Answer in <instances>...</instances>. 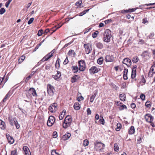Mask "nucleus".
Here are the masks:
<instances>
[{
    "instance_id": "nucleus-1",
    "label": "nucleus",
    "mask_w": 155,
    "mask_h": 155,
    "mask_svg": "<svg viewBox=\"0 0 155 155\" xmlns=\"http://www.w3.org/2000/svg\"><path fill=\"white\" fill-rule=\"evenodd\" d=\"M111 37V31L108 29H106L103 34V40L106 42H109L110 41V38Z\"/></svg>"
},
{
    "instance_id": "nucleus-2",
    "label": "nucleus",
    "mask_w": 155,
    "mask_h": 155,
    "mask_svg": "<svg viewBox=\"0 0 155 155\" xmlns=\"http://www.w3.org/2000/svg\"><path fill=\"white\" fill-rule=\"evenodd\" d=\"M71 121L72 119L70 116H67L64 119L63 124V127L65 128H66L70 126L71 125Z\"/></svg>"
},
{
    "instance_id": "nucleus-3",
    "label": "nucleus",
    "mask_w": 155,
    "mask_h": 155,
    "mask_svg": "<svg viewBox=\"0 0 155 155\" xmlns=\"http://www.w3.org/2000/svg\"><path fill=\"white\" fill-rule=\"evenodd\" d=\"M94 148L96 151L101 150L104 149L105 145L104 143L99 142H97L94 143Z\"/></svg>"
},
{
    "instance_id": "nucleus-4",
    "label": "nucleus",
    "mask_w": 155,
    "mask_h": 155,
    "mask_svg": "<svg viewBox=\"0 0 155 155\" xmlns=\"http://www.w3.org/2000/svg\"><path fill=\"white\" fill-rule=\"evenodd\" d=\"M79 69L80 71H84L86 68L85 63L83 60H80L78 61Z\"/></svg>"
},
{
    "instance_id": "nucleus-5",
    "label": "nucleus",
    "mask_w": 155,
    "mask_h": 155,
    "mask_svg": "<svg viewBox=\"0 0 155 155\" xmlns=\"http://www.w3.org/2000/svg\"><path fill=\"white\" fill-rule=\"evenodd\" d=\"M48 93L50 96H52L54 94L55 89L54 87L51 84H48L47 86Z\"/></svg>"
},
{
    "instance_id": "nucleus-6",
    "label": "nucleus",
    "mask_w": 155,
    "mask_h": 155,
    "mask_svg": "<svg viewBox=\"0 0 155 155\" xmlns=\"http://www.w3.org/2000/svg\"><path fill=\"white\" fill-rule=\"evenodd\" d=\"M57 104L56 103L51 104L49 106L48 109L51 112H54L57 110Z\"/></svg>"
},
{
    "instance_id": "nucleus-7",
    "label": "nucleus",
    "mask_w": 155,
    "mask_h": 155,
    "mask_svg": "<svg viewBox=\"0 0 155 155\" xmlns=\"http://www.w3.org/2000/svg\"><path fill=\"white\" fill-rule=\"evenodd\" d=\"M55 121V117L52 116H50L49 117L47 122L48 126L49 127L51 126L54 124Z\"/></svg>"
},
{
    "instance_id": "nucleus-8",
    "label": "nucleus",
    "mask_w": 155,
    "mask_h": 155,
    "mask_svg": "<svg viewBox=\"0 0 155 155\" xmlns=\"http://www.w3.org/2000/svg\"><path fill=\"white\" fill-rule=\"evenodd\" d=\"M146 121L149 123H151L153 120V118L150 114H147L144 116Z\"/></svg>"
},
{
    "instance_id": "nucleus-9",
    "label": "nucleus",
    "mask_w": 155,
    "mask_h": 155,
    "mask_svg": "<svg viewBox=\"0 0 155 155\" xmlns=\"http://www.w3.org/2000/svg\"><path fill=\"white\" fill-rule=\"evenodd\" d=\"M84 46L85 49V51L86 54H88L91 52L92 48L91 46H89L88 44H84Z\"/></svg>"
},
{
    "instance_id": "nucleus-10",
    "label": "nucleus",
    "mask_w": 155,
    "mask_h": 155,
    "mask_svg": "<svg viewBox=\"0 0 155 155\" xmlns=\"http://www.w3.org/2000/svg\"><path fill=\"white\" fill-rule=\"evenodd\" d=\"M100 70V69L97 68L95 66L92 67L89 70L90 74H94L97 73Z\"/></svg>"
},
{
    "instance_id": "nucleus-11",
    "label": "nucleus",
    "mask_w": 155,
    "mask_h": 155,
    "mask_svg": "<svg viewBox=\"0 0 155 155\" xmlns=\"http://www.w3.org/2000/svg\"><path fill=\"white\" fill-rule=\"evenodd\" d=\"M122 62L123 64H126L128 67H130L131 64V60L128 58L124 59Z\"/></svg>"
},
{
    "instance_id": "nucleus-12",
    "label": "nucleus",
    "mask_w": 155,
    "mask_h": 155,
    "mask_svg": "<svg viewBox=\"0 0 155 155\" xmlns=\"http://www.w3.org/2000/svg\"><path fill=\"white\" fill-rule=\"evenodd\" d=\"M137 66L134 65L132 69V73H131V78L132 79L134 78L136 75V69Z\"/></svg>"
},
{
    "instance_id": "nucleus-13",
    "label": "nucleus",
    "mask_w": 155,
    "mask_h": 155,
    "mask_svg": "<svg viewBox=\"0 0 155 155\" xmlns=\"http://www.w3.org/2000/svg\"><path fill=\"white\" fill-rule=\"evenodd\" d=\"M23 149L24 151L25 155H31V153L28 148L26 146H24Z\"/></svg>"
},
{
    "instance_id": "nucleus-14",
    "label": "nucleus",
    "mask_w": 155,
    "mask_h": 155,
    "mask_svg": "<svg viewBox=\"0 0 155 155\" xmlns=\"http://www.w3.org/2000/svg\"><path fill=\"white\" fill-rule=\"evenodd\" d=\"M8 120L10 124L12 126H14V124L17 121L16 118H12L10 117H9Z\"/></svg>"
},
{
    "instance_id": "nucleus-15",
    "label": "nucleus",
    "mask_w": 155,
    "mask_h": 155,
    "mask_svg": "<svg viewBox=\"0 0 155 155\" xmlns=\"http://www.w3.org/2000/svg\"><path fill=\"white\" fill-rule=\"evenodd\" d=\"M6 136L8 140V143L10 144L13 143L14 142V140L13 138L9 135V134H6Z\"/></svg>"
},
{
    "instance_id": "nucleus-16",
    "label": "nucleus",
    "mask_w": 155,
    "mask_h": 155,
    "mask_svg": "<svg viewBox=\"0 0 155 155\" xmlns=\"http://www.w3.org/2000/svg\"><path fill=\"white\" fill-rule=\"evenodd\" d=\"M28 93L30 94H32L33 96H36V93L35 89L33 88H30L28 91Z\"/></svg>"
},
{
    "instance_id": "nucleus-17",
    "label": "nucleus",
    "mask_w": 155,
    "mask_h": 155,
    "mask_svg": "<svg viewBox=\"0 0 155 155\" xmlns=\"http://www.w3.org/2000/svg\"><path fill=\"white\" fill-rule=\"evenodd\" d=\"M53 56V55H50V54L48 53L47 55L45 56L43 59L41 60V61L43 62L45 61H46L49 59L50 58Z\"/></svg>"
},
{
    "instance_id": "nucleus-18",
    "label": "nucleus",
    "mask_w": 155,
    "mask_h": 155,
    "mask_svg": "<svg viewBox=\"0 0 155 155\" xmlns=\"http://www.w3.org/2000/svg\"><path fill=\"white\" fill-rule=\"evenodd\" d=\"M71 136V134L69 133H67L62 136V139L63 140H65L68 139Z\"/></svg>"
},
{
    "instance_id": "nucleus-19",
    "label": "nucleus",
    "mask_w": 155,
    "mask_h": 155,
    "mask_svg": "<svg viewBox=\"0 0 155 155\" xmlns=\"http://www.w3.org/2000/svg\"><path fill=\"white\" fill-rule=\"evenodd\" d=\"M113 57L111 56L107 55L105 57V60L107 62L113 61Z\"/></svg>"
},
{
    "instance_id": "nucleus-20",
    "label": "nucleus",
    "mask_w": 155,
    "mask_h": 155,
    "mask_svg": "<svg viewBox=\"0 0 155 155\" xmlns=\"http://www.w3.org/2000/svg\"><path fill=\"white\" fill-rule=\"evenodd\" d=\"M50 31V30L48 29L47 28L45 30V31H43L42 29L39 30V36L43 34L45 35L47 33Z\"/></svg>"
},
{
    "instance_id": "nucleus-21",
    "label": "nucleus",
    "mask_w": 155,
    "mask_h": 155,
    "mask_svg": "<svg viewBox=\"0 0 155 155\" xmlns=\"http://www.w3.org/2000/svg\"><path fill=\"white\" fill-rule=\"evenodd\" d=\"M79 78L80 77L78 75H75L72 77L71 81L72 83H74L76 82Z\"/></svg>"
},
{
    "instance_id": "nucleus-22",
    "label": "nucleus",
    "mask_w": 155,
    "mask_h": 155,
    "mask_svg": "<svg viewBox=\"0 0 155 155\" xmlns=\"http://www.w3.org/2000/svg\"><path fill=\"white\" fill-rule=\"evenodd\" d=\"M71 69L73 72L74 73L77 72L79 70V68L77 66H73L71 68Z\"/></svg>"
},
{
    "instance_id": "nucleus-23",
    "label": "nucleus",
    "mask_w": 155,
    "mask_h": 155,
    "mask_svg": "<svg viewBox=\"0 0 155 155\" xmlns=\"http://www.w3.org/2000/svg\"><path fill=\"white\" fill-rule=\"evenodd\" d=\"M0 128L4 130L6 128V126L4 122L0 120Z\"/></svg>"
},
{
    "instance_id": "nucleus-24",
    "label": "nucleus",
    "mask_w": 155,
    "mask_h": 155,
    "mask_svg": "<svg viewBox=\"0 0 155 155\" xmlns=\"http://www.w3.org/2000/svg\"><path fill=\"white\" fill-rule=\"evenodd\" d=\"M57 73L56 75H53L52 76V77L54 78L55 80L60 78L61 76V73L60 72L57 71Z\"/></svg>"
},
{
    "instance_id": "nucleus-25",
    "label": "nucleus",
    "mask_w": 155,
    "mask_h": 155,
    "mask_svg": "<svg viewBox=\"0 0 155 155\" xmlns=\"http://www.w3.org/2000/svg\"><path fill=\"white\" fill-rule=\"evenodd\" d=\"M135 132L134 127L133 126H131L130 128L128 131V133L130 134H133Z\"/></svg>"
},
{
    "instance_id": "nucleus-26",
    "label": "nucleus",
    "mask_w": 155,
    "mask_h": 155,
    "mask_svg": "<svg viewBox=\"0 0 155 155\" xmlns=\"http://www.w3.org/2000/svg\"><path fill=\"white\" fill-rule=\"evenodd\" d=\"M119 97L120 98V100L121 101H124L126 100V96L124 93L120 94L119 95Z\"/></svg>"
},
{
    "instance_id": "nucleus-27",
    "label": "nucleus",
    "mask_w": 155,
    "mask_h": 155,
    "mask_svg": "<svg viewBox=\"0 0 155 155\" xmlns=\"http://www.w3.org/2000/svg\"><path fill=\"white\" fill-rule=\"evenodd\" d=\"M74 109L76 110H79L80 108V105L78 102L75 103L74 105Z\"/></svg>"
},
{
    "instance_id": "nucleus-28",
    "label": "nucleus",
    "mask_w": 155,
    "mask_h": 155,
    "mask_svg": "<svg viewBox=\"0 0 155 155\" xmlns=\"http://www.w3.org/2000/svg\"><path fill=\"white\" fill-rule=\"evenodd\" d=\"M97 94V92H96L94 93H93V94L92 95V96H91L90 98V101L91 102H93V101H94V100L95 98V97Z\"/></svg>"
},
{
    "instance_id": "nucleus-29",
    "label": "nucleus",
    "mask_w": 155,
    "mask_h": 155,
    "mask_svg": "<svg viewBox=\"0 0 155 155\" xmlns=\"http://www.w3.org/2000/svg\"><path fill=\"white\" fill-rule=\"evenodd\" d=\"M68 54L69 55H71L73 57H74L75 55V53L74 50H70L68 51Z\"/></svg>"
},
{
    "instance_id": "nucleus-30",
    "label": "nucleus",
    "mask_w": 155,
    "mask_h": 155,
    "mask_svg": "<svg viewBox=\"0 0 155 155\" xmlns=\"http://www.w3.org/2000/svg\"><path fill=\"white\" fill-rule=\"evenodd\" d=\"M96 46L98 48L100 49H101L103 47V44L100 42L97 43L96 44Z\"/></svg>"
},
{
    "instance_id": "nucleus-31",
    "label": "nucleus",
    "mask_w": 155,
    "mask_h": 155,
    "mask_svg": "<svg viewBox=\"0 0 155 155\" xmlns=\"http://www.w3.org/2000/svg\"><path fill=\"white\" fill-rule=\"evenodd\" d=\"M25 57L24 56H22L21 58L19 59L18 61V64H21V63L23 61L25 60Z\"/></svg>"
},
{
    "instance_id": "nucleus-32",
    "label": "nucleus",
    "mask_w": 155,
    "mask_h": 155,
    "mask_svg": "<svg viewBox=\"0 0 155 155\" xmlns=\"http://www.w3.org/2000/svg\"><path fill=\"white\" fill-rule=\"evenodd\" d=\"M103 57H101L98 59L97 61V63L99 64H101L103 63Z\"/></svg>"
},
{
    "instance_id": "nucleus-33",
    "label": "nucleus",
    "mask_w": 155,
    "mask_h": 155,
    "mask_svg": "<svg viewBox=\"0 0 155 155\" xmlns=\"http://www.w3.org/2000/svg\"><path fill=\"white\" fill-rule=\"evenodd\" d=\"M35 72L34 71L32 72L31 74H30L28 77H27L25 80V81L27 82L31 77L34 74Z\"/></svg>"
},
{
    "instance_id": "nucleus-34",
    "label": "nucleus",
    "mask_w": 155,
    "mask_h": 155,
    "mask_svg": "<svg viewBox=\"0 0 155 155\" xmlns=\"http://www.w3.org/2000/svg\"><path fill=\"white\" fill-rule=\"evenodd\" d=\"M139 58L138 57H134L132 59V61L134 63H136L138 61Z\"/></svg>"
},
{
    "instance_id": "nucleus-35",
    "label": "nucleus",
    "mask_w": 155,
    "mask_h": 155,
    "mask_svg": "<svg viewBox=\"0 0 155 155\" xmlns=\"http://www.w3.org/2000/svg\"><path fill=\"white\" fill-rule=\"evenodd\" d=\"M99 121L102 124L104 125V120L102 116H100V117Z\"/></svg>"
},
{
    "instance_id": "nucleus-36",
    "label": "nucleus",
    "mask_w": 155,
    "mask_h": 155,
    "mask_svg": "<svg viewBox=\"0 0 155 155\" xmlns=\"http://www.w3.org/2000/svg\"><path fill=\"white\" fill-rule=\"evenodd\" d=\"M10 95L9 94V93H8L6 94L4 98L3 99L2 101L4 102H5L7 100V99L9 98L10 97Z\"/></svg>"
},
{
    "instance_id": "nucleus-37",
    "label": "nucleus",
    "mask_w": 155,
    "mask_h": 155,
    "mask_svg": "<svg viewBox=\"0 0 155 155\" xmlns=\"http://www.w3.org/2000/svg\"><path fill=\"white\" fill-rule=\"evenodd\" d=\"M114 149L115 151H117L119 149V147L116 143L114 144Z\"/></svg>"
},
{
    "instance_id": "nucleus-38",
    "label": "nucleus",
    "mask_w": 155,
    "mask_h": 155,
    "mask_svg": "<svg viewBox=\"0 0 155 155\" xmlns=\"http://www.w3.org/2000/svg\"><path fill=\"white\" fill-rule=\"evenodd\" d=\"M64 24V23H63L60 26H59L58 27H57V26H55V27L56 28V29H55V30H54V28H52L51 29V30L53 31L51 33V34H52L53 32H54L57 29H58L59 28H60L63 24Z\"/></svg>"
},
{
    "instance_id": "nucleus-39",
    "label": "nucleus",
    "mask_w": 155,
    "mask_h": 155,
    "mask_svg": "<svg viewBox=\"0 0 155 155\" xmlns=\"http://www.w3.org/2000/svg\"><path fill=\"white\" fill-rule=\"evenodd\" d=\"M98 31H96L95 32H94L92 34V37L93 38H95L97 37V35L98 34Z\"/></svg>"
},
{
    "instance_id": "nucleus-40",
    "label": "nucleus",
    "mask_w": 155,
    "mask_h": 155,
    "mask_svg": "<svg viewBox=\"0 0 155 155\" xmlns=\"http://www.w3.org/2000/svg\"><path fill=\"white\" fill-rule=\"evenodd\" d=\"M51 153L52 155H60L55 150H52Z\"/></svg>"
},
{
    "instance_id": "nucleus-41",
    "label": "nucleus",
    "mask_w": 155,
    "mask_h": 155,
    "mask_svg": "<svg viewBox=\"0 0 155 155\" xmlns=\"http://www.w3.org/2000/svg\"><path fill=\"white\" fill-rule=\"evenodd\" d=\"M89 141H88L86 139L84 141V143H83V145L85 147L87 146L88 145Z\"/></svg>"
},
{
    "instance_id": "nucleus-42",
    "label": "nucleus",
    "mask_w": 155,
    "mask_h": 155,
    "mask_svg": "<svg viewBox=\"0 0 155 155\" xmlns=\"http://www.w3.org/2000/svg\"><path fill=\"white\" fill-rule=\"evenodd\" d=\"M148 52L147 51H145L143 52L142 54H141L142 56L143 57H145L147 55Z\"/></svg>"
},
{
    "instance_id": "nucleus-43",
    "label": "nucleus",
    "mask_w": 155,
    "mask_h": 155,
    "mask_svg": "<svg viewBox=\"0 0 155 155\" xmlns=\"http://www.w3.org/2000/svg\"><path fill=\"white\" fill-rule=\"evenodd\" d=\"M145 106L147 107H150L151 106V104H150V102L149 101H147L145 104Z\"/></svg>"
},
{
    "instance_id": "nucleus-44",
    "label": "nucleus",
    "mask_w": 155,
    "mask_h": 155,
    "mask_svg": "<svg viewBox=\"0 0 155 155\" xmlns=\"http://www.w3.org/2000/svg\"><path fill=\"white\" fill-rule=\"evenodd\" d=\"M5 12V10L4 8H2L0 9V14L2 15Z\"/></svg>"
},
{
    "instance_id": "nucleus-45",
    "label": "nucleus",
    "mask_w": 155,
    "mask_h": 155,
    "mask_svg": "<svg viewBox=\"0 0 155 155\" xmlns=\"http://www.w3.org/2000/svg\"><path fill=\"white\" fill-rule=\"evenodd\" d=\"M12 1V0H8L7 2H6L5 4V6L6 7L8 8V7L9 4Z\"/></svg>"
},
{
    "instance_id": "nucleus-46",
    "label": "nucleus",
    "mask_w": 155,
    "mask_h": 155,
    "mask_svg": "<svg viewBox=\"0 0 155 155\" xmlns=\"http://www.w3.org/2000/svg\"><path fill=\"white\" fill-rule=\"evenodd\" d=\"M34 18H31L30 20L28 21V25L31 24L34 20Z\"/></svg>"
},
{
    "instance_id": "nucleus-47",
    "label": "nucleus",
    "mask_w": 155,
    "mask_h": 155,
    "mask_svg": "<svg viewBox=\"0 0 155 155\" xmlns=\"http://www.w3.org/2000/svg\"><path fill=\"white\" fill-rule=\"evenodd\" d=\"M14 124L15 125L17 129H18L19 128L20 126L17 120L15 122Z\"/></svg>"
},
{
    "instance_id": "nucleus-48",
    "label": "nucleus",
    "mask_w": 155,
    "mask_h": 155,
    "mask_svg": "<svg viewBox=\"0 0 155 155\" xmlns=\"http://www.w3.org/2000/svg\"><path fill=\"white\" fill-rule=\"evenodd\" d=\"M64 114H62V113H61L59 115V119L60 120H62L64 116Z\"/></svg>"
},
{
    "instance_id": "nucleus-49",
    "label": "nucleus",
    "mask_w": 155,
    "mask_h": 155,
    "mask_svg": "<svg viewBox=\"0 0 155 155\" xmlns=\"http://www.w3.org/2000/svg\"><path fill=\"white\" fill-rule=\"evenodd\" d=\"M11 155H17L16 150L12 151Z\"/></svg>"
},
{
    "instance_id": "nucleus-50",
    "label": "nucleus",
    "mask_w": 155,
    "mask_h": 155,
    "mask_svg": "<svg viewBox=\"0 0 155 155\" xmlns=\"http://www.w3.org/2000/svg\"><path fill=\"white\" fill-rule=\"evenodd\" d=\"M68 58L67 57L64 61L63 64L64 65L68 63Z\"/></svg>"
},
{
    "instance_id": "nucleus-51",
    "label": "nucleus",
    "mask_w": 155,
    "mask_h": 155,
    "mask_svg": "<svg viewBox=\"0 0 155 155\" xmlns=\"http://www.w3.org/2000/svg\"><path fill=\"white\" fill-rule=\"evenodd\" d=\"M82 1L81 0H80L77 2L76 3L75 5H76L78 6V5H81L82 4Z\"/></svg>"
},
{
    "instance_id": "nucleus-52",
    "label": "nucleus",
    "mask_w": 155,
    "mask_h": 155,
    "mask_svg": "<svg viewBox=\"0 0 155 155\" xmlns=\"http://www.w3.org/2000/svg\"><path fill=\"white\" fill-rule=\"evenodd\" d=\"M53 137L54 138H56L58 137L57 133L56 132L54 131L53 132Z\"/></svg>"
},
{
    "instance_id": "nucleus-53",
    "label": "nucleus",
    "mask_w": 155,
    "mask_h": 155,
    "mask_svg": "<svg viewBox=\"0 0 155 155\" xmlns=\"http://www.w3.org/2000/svg\"><path fill=\"white\" fill-rule=\"evenodd\" d=\"M145 95L143 94H141L140 96V97L142 100H145Z\"/></svg>"
},
{
    "instance_id": "nucleus-54",
    "label": "nucleus",
    "mask_w": 155,
    "mask_h": 155,
    "mask_svg": "<svg viewBox=\"0 0 155 155\" xmlns=\"http://www.w3.org/2000/svg\"><path fill=\"white\" fill-rule=\"evenodd\" d=\"M84 99V98L81 95L78 98V101L80 102L81 100H83Z\"/></svg>"
},
{
    "instance_id": "nucleus-55",
    "label": "nucleus",
    "mask_w": 155,
    "mask_h": 155,
    "mask_svg": "<svg viewBox=\"0 0 155 155\" xmlns=\"http://www.w3.org/2000/svg\"><path fill=\"white\" fill-rule=\"evenodd\" d=\"M154 34L153 33H150V35L148 36L149 38H152L154 36Z\"/></svg>"
},
{
    "instance_id": "nucleus-56",
    "label": "nucleus",
    "mask_w": 155,
    "mask_h": 155,
    "mask_svg": "<svg viewBox=\"0 0 155 155\" xmlns=\"http://www.w3.org/2000/svg\"><path fill=\"white\" fill-rule=\"evenodd\" d=\"M87 114L88 115L91 114V110L89 108H88L87 109Z\"/></svg>"
},
{
    "instance_id": "nucleus-57",
    "label": "nucleus",
    "mask_w": 155,
    "mask_h": 155,
    "mask_svg": "<svg viewBox=\"0 0 155 155\" xmlns=\"http://www.w3.org/2000/svg\"><path fill=\"white\" fill-rule=\"evenodd\" d=\"M123 78L124 80H127L128 79V77L127 76V74H123Z\"/></svg>"
},
{
    "instance_id": "nucleus-58",
    "label": "nucleus",
    "mask_w": 155,
    "mask_h": 155,
    "mask_svg": "<svg viewBox=\"0 0 155 155\" xmlns=\"http://www.w3.org/2000/svg\"><path fill=\"white\" fill-rule=\"evenodd\" d=\"M135 10V9L132 8V9H129L127 10V11H126L127 12H134Z\"/></svg>"
},
{
    "instance_id": "nucleus-59",
    "label": "nucleus",
    "mask_w": 155,
    "mask_h": 155,
    "mask_svg": "<svg viewBox=\"0 0 155 155\" xmlns=\"http://www.w3.org/2000/svg\"><path fill=\"white\" fill-rule=\"evenodd\" d=\"M128 72V70L127 69L125 68L124 69V72H123V74H127Z\"/></svg>"
},
{
    "instance_id": "nucleus-60",
    "label": "nucleus",
    "mask_w": 155,
    "mask_h": 155,
    "mask_svg": "<svg viewBox=\"0 0 155 155\" xmlns=\"http://www.w3.org/2000/svg\"><path fill=\"white\" fill-rule=\"evenodd\" d=\"M130 106L132 108L134 109L136 107V105L134 103H132L130 104Z\"/></svg>"
},
{
    "instance_id": "nucleus-61",
    "label": "nucleus",
    "mask_w": 155,
    "mask_h": 155,
    "mask_svg": "<svg viewBox=\"0 0 155 155\" xmlns=\"http://www.w3.org/2000/svg\"><path fill=\"white\" fill-rule=\"evenodd\" d=\"M112 20L111 19H109L105 21L104 22L105 24H107L109 23Z\"/></svg>"
},
{
    "instance_id": "nucleus-62",
    "label": "nucleus",
    "mask_w": 155,
    "mask_h": 155,
    "mask_svg": "<svg viewBox=\"0 0 155 155\" xmlns=\"http://www.w3.org/2000/svg\"><path fill=\"white\" fill-rule=\"evenodd\" d=\"M154 67L155 68V66H152L151 67V68H150V71H152V72H154Z\"/></svg>"
},
{
    "instance_id": "nucleus-63",
    "label": "nucleus",
    "mask_w": 155,
    "mask_h": 155,
    "mask_svg": "<svg viewBox=\"0 0 155 155\" xmlns=\"http://www.w3.org/2000/svg\"><path fill=\"white\" fill-rule=\"evenodd\" d=\"M60 59L58 58L57 59V60L56 63V64H55L56 67L57 66V63H58V67L59 66V62H60Z\"/></svg>"
},
{
    "instance_id": "nucleus-64",
    "label": "nucleus",
    "mask_w": 155,
    "mask_h": 155,
    "mask_svg": "<svg viewBox=\"0 0 155 155\" xmlns=\"http://www.w3.org/2000/svg\"><path fill=\"white\" fill-rule=\"evenodd\" d=\"M115 102L116 103V104L118 106H120V104H121V103L119 101H115Z\"/></svg>"
}]
</instances>
